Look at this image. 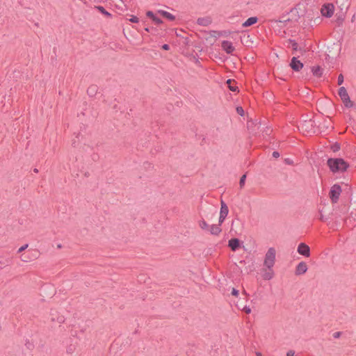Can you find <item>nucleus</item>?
<instances>
[{
    "instance_id": "obj_53",
    "label": "nucleus",
    "mask_w": 356,
    "mask_h": 356,
    "mask_svg": "<svg viewBox=\"0 0 356 356\" xmlns=\"http://www.w3.org/2000/svg\"><path fill=\"white\" fill-rule=\"evenodd\" d=\"M353 108H354L356 111V104H355V106Z\"/></svg>"
},
{
    "instance_id": "obj_1",
    "label": "nucleus",
    "mask_w": 356,
    "mask_h": 356,
    "mask_svg": "<svg viewBox=\"0 0 356 356\" xmlns=\"http://www.w3.org/2000/svg\"><path fill=\"white\" fill-rule=\"evenodd\" d=\"M327 165L333 173L343 172L349 168V163L341 158H330Z\"/></svg>"
},
{
    "instance_id": "obj_44",
    "label": "nucleus",
    "mask_w": 356,
    "mask_h": 356,
    "mask_svg": "<svg viewBox=\"0 0 356 356\" xmlns=\"http://www.w3.org/2000/svg\"><path fill=\"white\" fill-rule=\"evenodd\" d=\"M26 345H27L28 348H31V347H33V345L31 343H28Z\"/></svg>"
},
{
    "instance_id": "obj_38",
    "label": "nucleus",
    "mask_w": 356,
    "mask_h": 356,
    "mask_svg": "<svg viewBox=\"0 0 356 356\" xmlns=\"http://www.w3.org/2000/svg\"><path fill=\"white\" fill-rule=\"evenodd\" d=\"M161 48H162V49H163V50H166V51H168V50H169V49H170V45H169V44H163V45H162Z\"/></svg>"
},
{
    "instance_id": "obj_17",
    "label": "nucleus",
    "mask_w": 356,
    "mask_h": 356,
    "mask_svg": "<svg viewBox=\"0 0 356 356\" xmlns=\"http://www.w3.org/2000/svg\"><path fill=\"white\" fill-rule=\"evenodd\" d=\"M212 22L211 18L210 17H199L197 19V24L200 26H207L211 24Z\"/></svg>"
},
{
    "instance_id": "obj_31",
    "label": "nucleus",
    "mask_w": 356,
    "mask_h": 356,
    "mask_svg": "<svg viewBox=\"0 0 356 356\" xmlns=\"http://www.w3.org/2000/svg\"><path fill=\"white\" fill-rule=\"evenodd\" d=\"M129 20V22H131L132 23H138L139 21V19L136 16L131 15V17Z\"/></svg>"
},
{
    "instance_id": "obj_2",
    "label": "nucleus",
    "mask_w": 356,
    "mask_h": 356,
    "mask_svg": "<svg viewBox=\"0 0 356 356\" xmlns=\"http://www.w3.org/2000/svg\"><path fill=\"white\" fill-rule=\"evenodd\" d=\"M341 192V187L338 184H335L331 187L329 192V197L332 204H336L338 202Z\"/></svg>"
},
{
    "instance_id": "obj_37",
    "label": "nucleus",
    "mask_w": 356,
    "mask_h": 356,
    "mask_svg": "<svg viewBox=\"0 0 356 356\" xmlns=\"http://www.w3.org/2000/svg\"><path fill=\"white\" fill-rule=\"evenodd\" d=\"M74 347H73L72 345H71V346H70L67 348V353H70V354H71V353H73V351H74Z\"/></svg>"
},
{
    "instance_id": "obj_24",
    "label": "nucleus",
    "mask_w": 356,
    "mask_h": 356,
    "mask_svg": "<svg viewBox=\"0 0 356 356\" xmlns=\"http://www.w3.org/2000/svg\"><path fill=\"white\" fill-rule=\"evenodd\" d=\"M320 218L319 219L321 220V221H326L327 220H328L329 218V214L328 215H326L325 214V207L322 208L320 211Z\"/></svg>"
},
{
    "instance_id": "obj_54",
    "label": "nucleus",
    "mask_w": 356,
    "mask_h": 356,
    "mask_svg": "<svg viewBox=\"0 0 356 356\" xmlns=\"http://www.w3.org/2000/svg\"><path fill=\"white\" fill-rule=\"evenodd\" d=\"M58 248H61V245H58Z\"/></svg>"
},
{
    "instance_id": "obj_23",
    "label": "nucleus",
    "mask_w": 356,
    "mask_h": 356,
    "mask_svg": "<svg viewBox=\"0 0 356 356\" xmlns=\"http://www.w3.org/2000/svg\"><path fill=\"white\" fill-rule=\"evenodd\" d=\"M96 9L99 12L101 13L102 15H104V16H106V17H112V15L108 13L107 10H106V9L102 6H96L95 7Z\"/></svg>"
},
{
    "instance_id": "obj_48",
    "label": "nucleus",
    "mask_w": 356,
    "mask_h": 356,
    "mask_svg": "<svg viewBox=\"0 0 356 356\" xmlns=\"http://www.w3.org/2000/svg\"><path fill=\"white\" fill-rule=\"evenodd\" d=\"M33 172H35V173H37V172H38V170L37 168H34V169H33Z\"/></svg>"
},
{
    "instance_id": "obj_15",
    "label": "nucleus",
    "mask_w": 356,
    "mask_h": 356,
    "mask_svg": "<svg viewBox=\"0 0 356 356\" xmlns=\"http://www.w3.org/2000/svg\"><path fill=\"white\" fill-rule=\"evenodd\" d=\"M221 225L218 222V225H212L209 226V229L208 232H210L211 234L214 236H218L222 232V229L220 228Z\"/></svg>"
},
{
    "instance_id": "obj_8",
    "label": "nucleus",
    "mask_w": 356,
    "mask_h": 356,
    "mask_svg": "<svg viewBox=\"0 0 356 356\" xmlns=\"http://www.w3.org/2000/svg\"><path fill=\"white\" fill-rule=\"evenodd\" d=\"M314 122L312 120H305L303 122L300 124L299 126V129L302 131H306L307 133L314 132Z\"/></svg>"
},
{
    "instance_id": "obj_50",
    "label": "nucleus",
    "mask_w": 356,
    "mask_h": 356,
    "mask_svg": "<svg viewBox=\"0 0 356 356\" xmlns=\"http://www.w3.org/2000/svg\"><path fill=\"white\" fill-rule=\"evenodd\" d=\"M294 16L295 17H298V19L299 18V16H296V14H294Z\"/></svg>"
},
{
    "instance_id": "obj_42",
    "label": "nucleus",
    "mask_w": 356,
    "mask_h": 356,
    "mask_svg": "<svg viewBox=\"0 0 356 356\" xmlns=\"http://www.w3.org/2000/svg\"><path fill=\"white\" fill-rule=\"evenodd\" d=\"M262 277L264 280H267V272H265L264 273H263Z\"/></svg>"
},
{
    "instance_id": "obj_26",
    "label": "nucleus",
    "mask_w": 356,
    "mask_h": 356,
    "mask_svg": "<svg viewBox=\"0 0 356 356\" xmlns=\"http://www.w3.org/2000/svg\"><path fill=\"white\" fill-rule=\"evenodd\" d=\"M289 44H291L292 49L293 51H297L298 49V44L294 40L289 39Z\"/></svg>"
},
{
    "instance_id": "obj_28",
    "label": "nucleus",
    "mask_w": 356,
    "mask_h": 356,
    "mask_svg": "<svg viewBox=\"0 0 356 356\" xmlns=\"http://www.w3.org/2000/svg\"><path fill=\"white\" fill-rule=\"evenodd\" d=\"M341 148V145L339 143H335L331 145L330 149L333 152H338Z\"/></svg>"
},
{
    "instance_id": "obj_3",
    "label": "nucleus",
    "mask_w": 356,
    "mask_h": 356,
    "mask_svg": "<svg viewBox=\"0 0 356 356\" xmlns=\"http://www.w3.org/2000/svg\"><path fill=\"white\" fill-rule=\"evenodd\" d=\"M276 251L274 248H268V280L274 276V272L272 269L275 261Z\"/></svg>"
},
{
    "instance_id": "obj_41",
    "label": "nucleus",
    "mask_w": 356,
    "mask_h": 356,
    "mask_svg": "<svg viewBox=\"0 0 356 356\" xmlns=\"http://www.w3.org/2000/svg\"><path fill=\"white\" fill-rule=\"evenodd\" d=\"M264 266H267V253L265 254L264 257Z\"/></svg>"
},
{
    "instance_id": "obj_9",
    "label": "nucleus",
    "mask_w": 356,
    "mask_h": 356,
    "mask_svg": "<svg viewBox=\"0 0 356 356\" xmlns=\"http://www.w3.org/2000/svg\"><path fill=\"white\" fill-rule=\"evenodd\" d=\"M321 14L326 17H330L334 13V6L332 3L324 4L321 8Z\"/></svg>"
},
{
    "instance_id": "obj_51",
    "label": "nucleus",
    "mask_w": 356,
    "mask_h": 356,
    "mask_svg": "<svg viewBox=\"0 0 356 356\" xmlns=\"http://www.w3.org/2000/svg\"><path fill=\"white\" fill-rule=\"evenodd\" d=\"M181 35V33H177V36H179Z\"/></svg>"
},
{
    "instance_id": "obj_25",
    "label": "nucleus",
    "mask_w": 356,
    "mask_h": 356,
    "mask_svg": "<svg viewBox=\"0 0 356 356\" xmlns=\"http://www.w3.org/2000/svg\"><path fill=\"white\" fill-rule=\"evenodd\" d=\"M199 225L200 228L203 230L208 231L209 229V225L207 224V222L204 220H202L199 222Z\"/></svg>"
},
{
    "instance_id": "obj_40",
    "label": "nucleus",
    "mask_w": 356,
    "mask_h": 356,
    "mask_svg": "<svg viewBox=\"0 0 356 356\" xmlns=\"http://www.w3.org/2000/svg\"><path fill=\"white\" fill-rule=\"evenodd\" d=\"M295 352L293 350H289L286 353V356H294Z\"/></svg>"
},
{
    "instance_id": "obj_19",
    "label": "nucleus",
    "mask_w": 356,
    "mask_h": 356,
    "mask_svg": "<svg viewBox=\"0 0 356 356\" xmlns=\"http://www.w3.org/2000/svg\"><path fill=\"white\" fill-rule=\"evenodd\" d=\"M258 21V18L257 17H249L246 21H245L242 24L243 27H248L254 24H256Z\"/></svg>"
},
{
    "instance_id": "obj_4",
    "label": "nucleus",
    "mask_w": 356,
    "mask_h": 356,
    "mask_svg": "<svg viewBox=\"0 0 356 356\" xmlns=\"http://www.w3.org/2000/svg\"><path fill=\"white\" fill-rule=\"evenodd\" d=\"M339 95L346 108H351L355 106V103L350 100L345 87L342 86L339 89Z\"/></svg>"
},
{
    "instance_id": "obj_18",
    "label": "nucleus",
    "mask_w": 356,
    "mask_h": 356,
    "mask_svg": "<svg viewBox=\"0 0 356 356\" xmlns=\"http://www.w3.org/2000/svg\"><path fill=\"white\" fill-rule=\"evenodd\" d=\"M312 72L314 76L321 78L323 76V69L319 65L314 66L312 67Z\"/></svg>"
},
{
    "instance_id": "obj_35",
    "label": "nucleus",
    "mask_w": 356,
    "mask_h": 356,
    "mask_svg": "<svg viewBox=\"0 0 356 356\" xmlns=\"http://www.w3.org/2000/svg\"><path fill=\"white\" fill-rule=\"evenodd\" d=\"M284 163L286 165H293V161L291 159H289V158H286L284 159Z\"/></svg>"
},
{
    "instance_id": "obj_5",
    "label": "nucleus",
    "mask_w": 356,
    "mask_h": 356,
    "mask_svg": "<svg viewBox=\"0 0 356 356\" xmlns=\"http://www.w3.org/2000/svg\"><path fill=\"white\" fill-rule=\"evenodd\" d=\"M294 13H298L296 9H291L289 13L285 15H282L279 20H275V22L280 24V26L283 27L286 26V22L292 21H298V17H289L290 15H293Z\"/></svg>"
},
{
    "instance_id": "obj_34",
    "label": "nucleus",
    "mask_w": 356,
    "mask_h": 356,
    "mask_svg": "<svg viewBox=\"0 0 356 356\" xmlns=\"http://www.w3.org/2000/svg\"><path fill=\"white\" fill-rule=\"evenodd\" d=\"M231 294L234 296H236L237 297L239 294V291L238 290H237L235 288H232V292H231Z\"/></svg>"
},
{
    "instance_id": "obj_47",
    "label": "nucleus",
    "mask_w": 356,
    "mask_h": 356,
    "mask_svg": "<svg viewBox=\"0 0 356 356\" xmlns=\"http://www.w3.org/2000/svg\"><path fill=\"white\" fill-rule=\"evenodd\" d=\"M29 259V257H25V258H24V259H22V260L23 261H27V259Z\"/></svg>"
},
{
    "instance_id": "obj_13",
    "label": "nucleus",
    "mask_w": 356,
    "mask_h": 356,
    "mask_svg": "<svg viewBox=\"0 0 356 356\" xmlns=\"http://www.w3.org/2000/svg\"><path fill=\"white\" fill-rule=\"evenodd\" d=\"M221 47L222 49L228 54H232L235 50L232 43L227 40H223L222 42Z\"/></svg>"
},
{
    "instance_id": "obj_32",
    "label": "nucleus",
    "mask_w": 356,
    "mask_h": 356,
    "mask_svg": "<svg viewBox=\"0 0 356 356\" xmlns=\"http://www.w3.org/2000/svg\"><path fill=\"white\" fill-rule=\"evenodd\" d=\"M298 51H299L300 52L301 55H303V54H305V53H306V51H307V50H306V49H305V45H304V46H302H302H300V47H299V46H298Z\"/></svg>"
},
{
    "instance_id": "obj_27",
    "label": "nucleus",
    "mask_w": 356,
    "mask_h": 356,
    "mask_svg": "<svg viewBox=\"0 0 356 356\" xmlns=\"http://www.w3.org/2000/svg\"><path fill=\"white\" fill-rule=\"evenodd\" d=\"M246 173L243 175L241 176V177L240 178V181H239V186H240V188H243V186H245V179H246Z\"/></svg>"
},
{
    "instance_id": "obj_36",
    "label": "nucleus",
    "mask_w": 356,
    "mask_h": 356,
    "mask_svg": "<svg viewBox=\"0 0 356 356\" xmlns=\"http://www.w3.org/2000/svg\"><path fill=\"white\" fill-rule=\"evenodd\" d=\"M341 335V332H336L333 334V337L335 338V339H337V338H339Z\"/></svg>"
},
{
    "instance_id": "obj_21",
    "label": "nucleus",
    "mask_w": 356,
    "mask_h": 356,
    "mask_svg": "<svg viewBox=\"0 0 356 356\" xmlns=\"http://www.w3.org/2000/svg\"><path fill=\"white\" fill-rule=\"evenodd\" d=\"M98 91V87L97 85H91L87 89V94L90 97H94Z\"/></svg>"
},
{
    "instance_id": "obj_22",
    "label": "nucleus",
    "mask_w": 356,
    "mask_h": 356,
    "mask_svg": "<svg viewBox=\"0 0 356 356\" xmlns=\"http://www.w3.org/2000/svg\"><path fill=\"white\" fill-rule=\"evenodd\" d=\"M227 84L229 88V89L232 92H236L238 91V86H236V82L234 80L228 79L227 81Z\"/></svg>"
},
{
    "instance_id": "obj_16",
    "label": "nucleus",
    "mask_w": 356,
    "mask_h": 356,
    "mask_svg": "<svg viewBox=\"0 0 356 356\" xmlns=\"http://www.w3.org/2000/svg\"><path fill=\"white\" fill-rule=\"evenodd\" d=\"M147 17L150 18L156 24L159 25L163 24V21L161 18L156 16V15L151 10H148L146 13Z\"/></svg>"
},
{
    "instance_id": "obj_46",
    "label": "nucleus",
    "mask_w": 356,
    "mask_h": 356,
    "mask_svg": "<svg viewBox=\"0 0 356 356\" xmlns=\"http://www.w3.org/2000/svg\"><path fill=\"white\" fill-rule=\"evenodd\" d=\"M97 158H98V155H97V154H96V155H95V156H93L92 159L95 161V160H96V159H97Z\"/></svg>"
},
{
    "instance_id": "obj_11",
    "label": "nucleus",
    "mask_w": 356,
    "mask_h": 356,
    "mask_svg": "<svg viewBox=\"0 0 356 356\" xmlns=\"http://www.w3.org/2000/svg\"><path fill=\"white\" fill-rule=\"evenodd\" d=\"M290 67L295 72H299L303 67V63L296 57H293L291 60Z\"/></svg>"
},
{
    "instance_id": "obj_39",
    "label": "nucleus",
    "mask_w": 356,
    "mask_h": 356,
    "mask_svg": "<svg viewBox=\"0 0 356 356\" xmlns=\"http://www.w3.org/2000/svg\"><path fill=\"white\" fill-rule=\"evenodd\" d=\"M243 311L246 313V314H250L251 312V309L250 307H244V308L243 309Z\"/></svg>"
},
{
    "instance_id": "obj_45",
    "label": "nucleus",
    "mask_w": 356,
    "mask_h": 356,
    "mask_svg": "<svg viewBox=\"0 0 356 356\" xmlns=\"http://www.w3.org/2000/svg\"><path fill=\"white\" fill-rule=\"evenodd\" d=\"M257 356H263L262 354L259 352L256 353Z\"/></svg>"
},
{
    "instance_id": "obj_30",
    "label": "nucleus",
    "mask_w": 356,
    "mask_h": 356,
    "mask_svg": "<svg viewBox=\"0 0 356 356\" xmlns=\"http://www.w3.org/2000/svg\"><path fill=\"white\" fill-rule=\"evenodd\" d=\"M343 81H344L343 75L342 74H340L338 76V80H337L338 85L341 86L343 83Z\"/></svg>"
},
{
    "instance_id": "obj_12",
    "label": "nucleus",
    "mask_w": 356,
    "mask_h": 356,
    "mask_svg": "<svg viewBox=\"0 0 356 356\" xmlns=\"http://www.w3.org/2000/svg\"><path fill=\"white\" fill-rule=\"evenodd\" d=\"M307 265L305 262L301 261L300 262L295 270V275H301L305 274L307 270Z\"/></svg>"
},
{
    "instance_id": "obj_20",
    "label": "nucleus",
    "mask_w": 356,
    "mask_h": 356,
    "mask_svg": "<svg viewBox=\"0 0 356 356\" xmlns=\"http://www.w3.org/2000/svg\"><path fill=\"white\" fill-rule=\"evenodd\" d=\"M158 13L161 15L163 16V17L168 19V20L172 22L175 19V16L173 15L172 14L165 11V10H160L158 11Z\"/></svg>"
},
{
    "instance_id": "obj_14",
    "label": "nucleus",
    "mask_w": 356,
    "mask_h": 356,
    "mask_svg": "<svg viewBox=\"0 0 356 356\" xmlns=\"http://www.w3.org/2000/svg\"><path fill=\"white\" fill-rule=\"evenodd\" d=\"M228 246L232 251H236L241 247V241L237 238H232L228 241Z\"/></svg>"
},
{
    "instance_id": "obj_33",
    "label": "nucleus",
    "mask_w": 356,
    "mask_h": 356,
    "mask_svg": "<svg viewBox=\"0 0 356 356\" xmlns=\"http://www.w3.org/2000/svg\"><path fill=\"white\" fill-rule=\"evenodd\" d=\"M28 247H29V244H25V245H22V247H20L18 249L17 253H21L22 252L24 251Z\"/></svg>"
},
{
    "instance_id": "obj_43",
    "label": "nucleus",
    "mask_w": 356,
    "mask_h": 356,
    "mask_svg": "<svg viewBox=\"0 0 356 356\" xmlns=\"http://www.w3.org/2000/svg\"><path fill=\"white\" fill-rule=\"evenodd\" d=\"M145 31H147V32H149L150 31V28L146 27V28H145Z\"/></svg>"
},
{
    "instance_id": "obj_29",
    "label": "nucleus",
    "mask_w": 356,
    "mask_h": 356,
    "mask_svg": "<svg viewBox=\"0 0 356 356\" xmlns=\"http://www.w3.org/2000/svg\"><path fill=\"white\" fill-rule=\"evenodd\" d=\"M236 113L239 115H241V116H243L244 115V110H243V108L241 106H237L236 108Z\"/></svg>"
},
{
    "instance_id": "obj_7",
    "label": "nucleus",
    "mask_w": 356,
    "mask_h": 356,
    "mask_svg": "<svg viewBox=\"0 0 356 356\" xmlns=\"http://www.w3.org/2000/svg\"><path fill=\"white\" fill-rule=\"evenodd\" d=\"M220 206L221 207L218 222H220V225H222V223L224 222L229 213V209L227 205L223 200H221Z\"/></svg>"
},
{
    "instance_id": "obj_10",
    "label": "nucleus",
    "mask_w": 356,
    "mask_h": 356,
    "mask_svg": "<svg viewBox=\"0 0 356 356\" xmlns=\"http://www.w3.org/2000/svg\"><path fill=\"white\" fill-rule=\"evenodd\" d=\"M297 251L300 254L306 257H309L310 256V248L305 243H300L298 245Z\"/></svg>"
},
{
    "instance_id": "obj_6",
    "label": "nucleus",
    "mask_w": 356,
    "mask_h": 356,
    "mask_svg": "<svg viewBox=\"0 0 356 356\" xmlns=\"http://www.w3.org/2000/svg\"><path fill=\"white\" fill-rule=\"evenodd\" d=\"M274 139L273 136H270L268 134V149H273L274 151L272 153V157L274 159H277L280 157V154L279 152L275 150V147L278 146L279 143L272 140Z\"/></svg>"
},
{
    "instance_id": "obj_49",
    "label": "nucleus",
    "mask_w": 356,
    "mask_h": 356,
    "mask_svg": "<svg viewBox=\"0 0 356 356\" xmlns=\"http://www.w3.org/2000/svg\"><path fill=\"white\" fill-rule=\"evenodd\" d=\"M72 146H73V147H75V146H76V145H76V142H75V141L72 142Z\"/></svg>"
},
{
    "instance_id": "obj_52",
    "label": "nucleus",
    "mask_w": 356,
    "mask_h": 356,
    "mask_svg": "<svg viewBox=\"0 0 356 356\" xmlns=\"http://www.w3.org/2000/svg\"><path fill=\"white\" fill-rule=\"evenodd\" d=\"M181 35V33H177V36H179Z\"/></svg>"
}]
</instances>
